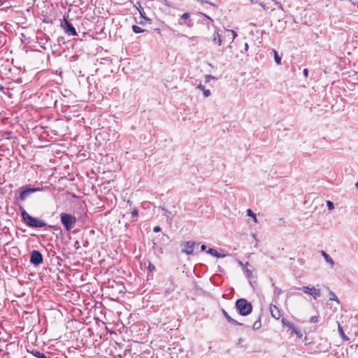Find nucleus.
I'll return each instance as SVG.
<instances>
[{
    "label": "nucleus",
    "mask_w": 358,
    "mask_h": 358,
    "mask_svg": "<svg viewBox=\"0 0 358 358\" xmlns=\"http://www.w3.org/2000/svg\"><path fill=\"white\" fill-rule=\"evenodd\" d=\"M318 320H319V317H318V316L315 315V316H312V317L310 318L309 322H310V323H316V322H318Z\"/></svg>",
    "instance_id": "nucleus-27"
},
{
    "label": "nucleus",
    "mask_w": 358,
    "mask_h": 358,
    "mask_svg": "<svg viewBox=\"0 0 358 358\" xmlns=\"http://www.w3.org/2000/svg\"><path fill=\"white\" fill-rule=\"evenodd\" d=\"M21 216L24 223L29 227L42 228L46 226V223L40 219L31 216L22 206L20 207Z\"/></svg>",
    "instance_id": "nucleus-1"
},
{
    "label": "nucleus",
    "mask_w": 358,
    "mask_h": 358,
    "mask_svg": "<svg viewBox=\"0 0 358 358\" xmlns=\"http://www.w3.org/2000/svg\"><path fill=\"white\" fill-rule=\"evenodd\" d=\"M236 308L239 314L243 316L248 315L252 310V304L245 299H239L236 301Z\"/></svg>",
    "instance_id": "nucleus-3"
},
{
    "label": "nucleus",
    "mask_w": 358,
    "mask_h": 358,
    "mask_svg": "<svg viewBox=\"0 0 358 358\" xmlns=\"http://www.w3.org/2000/svg\"><path fill=\"white\" fill-rule=\"evenodd\" d=\"M132 30L136 34L143 33L144 30L138 25H133Z\"/></svg>",
    "instance_id": "nucleus-21"
},
{
    "label": "nucleus",
    "mask_w": 358,
    "mask_h": 358,
    "mask_svg": "<svg viewBox=\"0 0 358 358\" xmlns=\"http://www.w3.org/2000/svg\"><path fill=\"white\" fill-rule=\"evenodd\" d=\"M248 44L247 43H245V45H244V49L245 51H247L248 50Z\"/></svg>",
    "instance_id": "nucleus-42"
},
{
    "label": "nucleus",
    "mask_w": 358,
    "mask_h": 358,
    "mask_svg": "<svg viewBox=\"0 0 358 358\" xmlns=\"http://www.w3.org/2000/svg\"><path fill=\"white\" fill-rule=\"evenodd\" d=\"M162 210H164L166 213H167L166 217L170 219V220H172V217H170L169 215L171 214V213L167 210L165 208H162Z\"/></svg>",
    "instance_id": "nucleus-33"
},
{
    "label": "nucleus",
    "mask_w": 358,
    "mask_h": 358,
    "mask_svg": "<svg viewBox=\"0 0 358 358\" xmlns=\"http://www.w3.org/2000/svg\"><path fill=\"white\" fill-rule=\"evenodd\" d=\"M303 76L307 78L308 76V70L307 69H304L303 71Z\"/></svg>",
    "instance_id": "nucleus-38"
},
{
    "label": "nucleus",
    "mask_w": 358,
    "mask_h": 358,
    "mask_svg": "<svg viewBox=\"0 0 358 358\" xmlns=\"http://www.w3.org/2000/svg\"><path fill=\"white\" fill-rule=\"evenodd\" d=\"M41 188L38 187H22V191L20 192L19 199L21 201H24L31 194L39 192Z\"/></svg>",
    "instance_id": "nucleus-5"
},
{
    "label": "nucleus",
    "mask_w": 358,
    "mask_h": 358,
    "mask_svg": "<svg viewBox=\"0 0 358 358\" xmlns=\"http://www.w3.org/2000/svg\"><path fill=\"white\" fill-rule=\"evenodd\" d=\"M338 333H339L341 337L342 338V339L343 341H347L350 340V338L345 334V332L339 322L338 323Z\"/></svg>",
    "instance_id": "nucleus-16"
},
{
    "label": "nucleus",
    "mask_w": 358,
    "mask_h": 358,
    "mask_svg": "<svg viewBox=\"0 0 358 358\" xmlns=\"http://www.w3.org/2000/svg\"><path fill=\"white\" fill-rule=\"evenodd\" d=\"M196 245V242L194 241H187L182 244V252L185 253L186 255H192L194 252V248Z\"/></svg>",
    "instance_id": "nucleus-8"
},
{
    "label": "nucleus",
    "mask_w": 358,
    "mask_h": 358,
    "mask_svg": "<svg viewBox=\"0 0 358 358\" xmlns=\"http://www.w3.org/2000/svg\"><path fill=\"white\" fill-rule=\"evenodd\" d=\"M161 231V227L159 226H155L154 228H153V231L154 232H159Z\"/></svg>",
    "instance_id": "nucleus-37"
},
{
    "label": "nucleus",
    "mask_w": 358,
    "mask_h": 358,
    "mask_svg": "<svg viewBox=\"0 0 358 358\" xmlns=\"http://www.w3.org/2000/svg\"><path fill=\"white\" fill-rule=\"evenodd\" d=\"M293 332H294L297 336H302V334L301 332V331H299L297 328H296V327L294 326V329H291Z\"/></svg>",
    "instance_id": "nucleus-31"
},
{
    "label": "nucleus",
    "mask_w": 358,
    "mask_h": 358,
    "mask_svg": "<svg viewBox=\"0 0 358 358\" xmlns=\"http://www.w3.org/2000/svg\"><path fill=\"white\" fill-rule=\"evenodd\" d=\"M281 322H282V324L283 327H287L289 329H294V324L290 322L289 320L283 318Z\"/></svg>",
    "instance_id": "nucleus-20"
},
{
    "label": "nucleus",
    "mask_w": 358,
    "mask_h": 358,
    "mask_svg": "<svg viewBox=\"0 0 358 358\" xmlns=\"http://www.w3.org/2000/svg\"><path fill=\"white\" fill-rule=\"evenodd\" d=\"M261 326H262L261 320H260V319H259L258 320L255 322V323L253 324L252 328L254 330H257L261 327Z\"/></svg>",
    "instance_id": "nucleus-25"
},
{
    "label": "nucleus",
    "mask_w": 358,
    "mask_h": 358,
    "mask_svg": "<svg viewBox=\"0 0 358 358\" xmlns=\"http://www.w3.org/2000/svg\"><path fill=\"white\" fill-rule=\"evenodd\" d=\"M272 1L274 2L275 5V6H276L279 9H280V10H283V7H282V4H281L280 2H278V1H275V0H272Z\"/></svg>",
    "instance_id": "nucleus-32"
},
{
    "label": "nucleus",
    "mask_w": 358,
    "mask_h": 358,
    "mask_svg": "<svg viewBox=\"0 0 358 358\" xmlns=\"http://www.w3.org/2000/svg\"><path fill=\"white\" fill-rule=\"evenodd\" d=\"M327 205L329 210H333L334 208V203L330 201H327Z\"/></svg>",
    "instance_id": "nucleus-29"
},
{
    "label": "nucleus",
    "mask_w": 358,
    "mask_h": 358,
    "mask_svg": "<svg viewBox=\"0 0 358 358\" xmlns=\"http://www.w3.org/2000/svg\"><path fill=\"white\" fill-rule=\"evenodd\" d=\"M148 269H149L150 271L152 272V271H153L155 269V266L152 264L150 263L149 265H148Z\"/></svg>",
    "instance_id": "nucleus-36"
},
{
    "label": "nucleus",
    "mask_w": 358,
    "mask_h": 358,
    "mask_svg": "<svg viewBox=\"0 0 358 358\" xmlns=\"http://www.w3.org/2000/svg\"><path fill=\"white\" fill-rule=\"evenodd\" d=\"M247 215L250 216L251 217L253 218V220L255 222H257V219L256 215L252 212V210L251 209L247 210Z\"/></svg>",
    "instance_id": "nucleus-23"
},
{
    "label": "nucleus",
    "mask_w": 358,
    "mask_h": 358,
    "mask_svg": "<svg viewBox=\"0 0 358 358\" xmlns=\"http://www.w3.org/2000/svg\"><path fill=\"white\" fill-rule=\"evenodd\" d=\"M206 249V245H204V244L201 245V251H204Z\"/></svg>",
    "instance_id": "nucleus-41"
},
{
    "label": "nucleus",
    "mask_w": 358,
    "mask_h": 358,
    "mask_svg": "<svg viewBox=\"0 0 358 358\" xmlns=\"http://www.w3.org/2000/svg\"><path fill=\"white\" fill-rule=\"evenodd\" d=\"M197 88H199V90L203 91L205 90L203 85H202L201 84H199L198 86H197Z\"/></svg>",
    "instance_id": "nucleus-39"
},
{
    "label": "nucleus",
    "mask_w": 358,
    "mask_h": 358,
    "mask_svg": "<svg viewBox=\"0 0 358 358\" xmlns=\"http://www.w3.org/2000/svg\"><path fill=\"white\" fill-rule=\"evenodd\" d=\"M31 353L37 358H50L47 357L45 354L41 352L38 350H34L31 352Z\"/></svg>",
    "instance_id": "nucleus-19"
},
{
    "label": "nucleus",
    "mask_w": 358,
    "mask_h": 358,
    "mask_svg": "<svg viewBox=\"0 0 358 358\" xmlns=\"http://www.w3.org/2000/svg\"><path fill=\"white\" fill-rule=\"evenodd\" d=\"M330 294H331L330 300H332V301L334 300V301H338L337 296L334 292H331Z\"/></svg>",
    "instance_id": "nucleus-34"
},
{
    "label": "nucleus",
    "mask_w": 358,
    "mask_h": 358,
    "mask_svg": "<svg viewBox=\"0 0 358 358\" xmlns=\"http://www.w3.org/2000/svg\"><path fill=\"white\" fill-rule=\"evenodd\" d=\"M357 7H358V3H357Z\"/></svg>",
    "instance_id": "nucleus-48"
},
{
    "label": "nucleus",
    "mask_w": 358,
    "mask_h": 358,
    "mask_svg": "<svg viewBox=\"0 0 358 358\" xmlns=\"http://www.w3.org/2000/svg\"><path fill=\"white\" fill-rule=\"evenodd\" d=\"M274 52V59L277 64H281V57L279 56L277 51L273 50Z\"/></svg>",
    "instance_id": "nucleus-22"
},
{
    "label": "nucleus",
    "mask_w": 358,
    "mask_h": 358,
    "mask_svg": "<svg viewBox=\"0 0 358 358\" xmlns=\"http://www.w3.org/2000/svg\"><path fill=\"white\" fill-rule=\"evenodd\" d=\"M189 17H190V15H189V13H184L181 15V18L185 20V24L188 27H193L194 23H193L192 20L191 19H189Z\"/></svg>",
    "instance_id": "nucleus-12"
},
{
    "label": "nucleus",
    "mask_w": 358,
    "mask_h": 358,
    "mask_svg": "<svg viewBox=\"0 0 358 358\" xmlns=\"http://www.w3.org/2000/svg\"><path fill=\"white\" fill-rule=\"evenodd\" d=\"M155 31L158 33V34H160L161 33V31L159 29H155Z\"/></svg>",
    "instance_id": "nucleus-43"
},
{
    "label": "nucleus",
    "mask_w": 358,
    "mask_h": 358,
    "mask_svg": "<svg viewBox=\"0 0 358 358\" xmlns=\"http://www.w3.org/2000/svg\"><path fill=\"white\" fill-rule=\"evenodd\" d=\"M207 253L210 254V255L214 256L217 258H223L225 257L224 255L218 252L215 249H213V248H209L207 250Z\"/></svg>",
    "instance_id": "nucleus-14"
},
{
    "label": "nucleus",
    "mask_w": 358,
    "mask_h": 358,
    "mask_svg": "<svg viewBox=\"0 0 358 358\" xmlns=\"http://www.w3.org/2000/svg\"><path fill=\"white\" fill-rule=\"evenodd\" d=\"M84 216H85V217H87V214H86V213H85Z\"/></svg>",
    "instance_id": "nucleus-47"
},
{
    "label": "nucleus",
    "mask_w": 358,
    "mask_h": 358,
    "mask_svg": "<svg viewBox=\"0 0 358 358\" xmlns=\"http://www.w3.org/2000/svg\"><path fill=\"white\" fill-rule=\"evenodd\" d=\"M245 266L247 267L246 269L245 270V273H246V275H247V277L248 278H252V266L248 263V262H246L245 263Z\"/></svg>",
    "instance_id": "nucleus-18"
},
{
    "label": "nucleus",
    "mask_w": 358,
    "mask_h": 358,
    "mask_svg": "<svg viewBox=\"0 0 358 358\" xmlns=\"http://www.w3.org/2000/svg\"><path fill=\"white\" fill-rule=\"evenodd\" d=\"M273 286L274 287L273 293H274L275 296L278 297L282 293V289L280 288L275 286L274 284L273 285Z\"/></svg>",
    "instance_id": "nucleus-24"
},
{
    "label": "nucleus",
    "mask_w": 358,
    "mask_h": 358,
    "mask_svg": "<svg viewBox=\"0 0 358 358\" xmlns=\"http://www.w3.org/2000/svg\"><path fill=\"white\" fill-rule=\"evenodd\" d=\"M227 31L229 34H231V36H232V41H234L235 39V38L237 36V34L236 33L235 31L234 30H231V29H227Z\"/></svg>",
    "instance_id": "nucleus-28"
},
{
    "label": "nucleus",
    "mask_w": 358,
    "mask_h": 358,
    "mask_svg": "<svg viewBox=\"0 0 358 358\" xmlns=\"http://www.w3.org/2000/svg\"><path fill=\"white\" fill-rule=\"evenodd\" d=\"M355 187L358 189V181L355 183Z\"/></svg>",
    "instance_id": "nucleus-45"
},
{
    "label": "nucleus",
    "mask_w": 358,
    "mask_h": 358,
    "mask_svg": "<svg viewBox=\"0 0 358 358\" xmlns=\"http://www.w3.org/2000/svg\"><path fill=\"white\" fill-rule=\"evenodd\" d=\"M298 289H301L304 293L308 294L313 296L315 299H317L321 296V292L320 289H316L315 287H309L308 286H303L302 287L298 288Z\"/></svg>",
    "instance_id": "nucleus-7"
},
{
    "label": "nucleus",
    "mask_w": 358,
    "mask_h": 358,
    "mask_svg": "<svg viewBox=\"0 0 358 358\" xmlns=\"http://www.w3.org/2000/svg\"><path fill=\"white\" fill-rule=\"evenodd\" d=\"M60 27L62 29L64 32L69 36H78L75 27L65 17H64L63 20H61Z\"/></svg>",
    "instance_id": "nucleus-4"
},
{
    "label": "nucleus",
    "mask_w": 358,
    "mask_h": 358,
    "mask_svg": "<svg viewBox=\"0 0 358 358\" xmlns=\"http://www.w3.org/2000/svg\"><path fill=\"white\" fill-rule=\"evenodd\" d=\"M60 221L66 231H70L76 225L77 218L69 213H62Z\"/></svg>",
    "instance_id": "nucleus-2"
},
{
    "label": "nucleus",
    "mask_w": 358,
    "mask_h": 358,
    "mask_svg": "<svg viewBox=\"0 0 358 358\" xmlns=\"http://www.w3.org/2000/svg\"><path fill=\"white\" fill-rule=\"evenodd\" d=\"M203 92L205 97H208L210 95V91L209 90L205 89Z\"/></svg>",
    "instance_id": "nucleus-35"
},
{
    "label": "nucleus",
    "mask_w": 358,
    "mask_h": 358,
    "mask_svg": "<svg viewBox=\"0 0 358 358\" xmlns=\"http://www.w3.org/2000/svg\"><path fill=\"white\" fill-rule=\"evenodd\" d=\"M222 313L224 315L226 320L230 324H234V325H243V324H241V323L238 322V321H236V320H234L233 318H231L224 309H222Z\"/></svg>",
    "instance_id": "nucleus-11"
},
{
    "label": "nucleus",
    "mask_w": 358,
    "mask_h": 358,
    "mask_svg": "<svg viewBox=\"0 0 358 358\" xmlns=\"http://www.w3.org/2000/svg\"><path fill=\"white\" fill-rule=\"evenodd\" d=\"M270 312L272 317L276 320L280 319V317H281V313L279 308L275 305L271 304Z\"/></svg>",
    "instance_id": "nucleus-10"
},
{
    "label": "nucleus",
    "mask_w": 358,
    "mask_h": 358,
    "mask_svg": "<svg viewBox=\"0 0 358 358\" xmlns=\"http://www.w3.org/2000/svg\"><path fill=\"white\" fill-rule=\"evenodd\" d=\"M131 214L133 220H136L138 215V210L136 209H134L133 211L131 212Z\"/></svg>",
    "instance_id": "nucleus-26"
},
{
    "label": "nucleus",
    "mask_w": 358,
    "mask_h": 358,
    "mask_svg": "<svg viewBox=\"0 0 358 358\" xmlns=\"http://www.w3.org/2000/svg\"><path fill=\"white\" fill-rule=\"evenodd\" d=\"M43 256L38 250H33L30 254V262L38 266L43 262Z\"/></svg>",
    "instance_id": "nucleus-6"
},
{
    "label": "nucleus",
    "mask_w": 358,
    "mask_h": 358,
    "mask_svg": "<svg viewBox=\"0 0 358 358\" xmlns=\"http://www.w3.org/2000/svg\"><path fill=\"white\" fill-rule=\"evenodd\" d=\"M198 15L203 16L206 19L207 22H203V24H206L208 29H210V26L213 24V20L208 15L201 12H199Z\"/></svg>",
    "instance_id": "nucleus-13"
},
{
    "label": "nucleus",
    "mask_w": 358,
    "mask_h": 358,
    "mask_svg": "<svg viewBox=\"0 0 358 358\" xmlns=\"http://www.w3.org/2000/svg\"><path fill=\"white\" fill-rule=\"evenodd\" d=\"M214 79H215V78L213 76H212V75H206V83H208L211 80H214Z\"/></svg>",
    "instance_id": "nucleus-30"
},
{
    "label": "nucleus",
    "mask_w": 358,
    "mask_h": 358,
    "mask_svg": "<svg viewBox=\"0 0 358 358\" xmlns=\"http://www.w3.org/2000/svg\"><path fill=\"white\" fill-rule=\"evenodd\" d=\"M4 90H5V87L0 84V91H1L3 94H6V92H4Z\"/></svg>",
    "instance_id": "nucleus-40"
},
{
    "label": "nucleus",
    "mask_w": 358,
    "mask_h": 358,
    "mask_svg": "<svg viewBox=\"0 0 358 358\" xmlns=\"http://www.w3.org/2000/svg\"><path fill=\"white\" fill-rule=\"evenodd\" d=\"M239 264H240V265H241V266H245V264H243L241 262H239Z\"/></svg>",
    "instance_id": "nucleus-44"
},
{
    "label": "nucleus",
    "mask_w": 358,
    "mask_h": 358,
    "mask_svg": "<svg viewBox=\"0 0 358 358\" xmlns=\"http://www.w3.org/2000/svg\"><path fill=\"white\" fill-rule=\"evenodd\" d=\"M135 6H136V8L138 9V12H139V13H140V15H141V17H142V18H143L144 20H148V21L150 20V19H148V18L146 17V15H145V11H144V9H143V8L141 6V3H140L139 2H137Z\"/></svg>",
    "instance_id": "nucleus-15"
},
{
    "label": "nucleus",
    "mask_w": 358,
    "mask_h": 358,
    "mask_svg": "<svg viewBox=\"0 0 358 358\" xmlns=\"http://www.w3.org/2000/svg\"><path fill=\"white\" fill-rule=\"evenodd\" d=\"M212 27H213L215 29L214 34L212 37V41L214 44L221 45L222 43V37H221L220 34L218 33L217 27H215L214 24H213Z\"/></svg>",
    "instance_id": "nucleus-9"
},
{
    "label": "nucleus",
    "mask_w": 358,
    "mask_h": 358,
    "mask_svg": "<svg viewBox=\"0 0 358 358\" xmlns=\"http://www.w3.org/2000/svg\"><path fill=\"white\" fill-rule=\"evenodd\" d=\"M322 255L324 257L325 261L327 263H329L331 266V267H333L334 265V262L333 259L327 252H325L323 250L322 251Z\"/></svg>",
    "instance_id": "nucleus-17"
},
{
    "label": "nucleus",
    "mask_w": 358,
    "mask_h": 358,
    "mask_svg": "<svg viewBox=\"0 0 358 358\" xmlns=\"http://www.w3.org/2000/svg\"><path fill=\"white\" fill-rule=\"evenodd\" d=\"M78 220H84V218H83V216H81L80 217H78Z\"/></svg>",
    "instance_id": "nucleus-46"
}]
</instances>
